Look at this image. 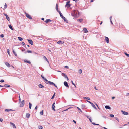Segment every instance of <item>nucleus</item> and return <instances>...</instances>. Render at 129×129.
Segmentation results:
<instances>
[{
	"instance_id": "obj_51",
	"label": "nucleus",
	"mask_w": 129,
	"mask_h": 129,
	"mask_svg": "<svg viewBox=\"0 0 129 129\" xmlns=\"http://www.w3.org/2000/svg\"><path fill=\"white\" fill-rule=\"evenodd\" d=\"M44 80L45 81V82L47 81L48 80H47L46 78H45L44 79Z\"/></svg>"
},
{
	"instance_id": "obj_47",
	"label": "nucleus",
	"mask_w": 129,
	"mask_h": 129,
	"mask_svg": "<svg viewBox=\"0 0 129 129\" xmlns=\"http://www.w3.org/2000/svg\"><path fill=\"white\" fill-rule=\"evenodd\" d=\"M94 103H95V105H96V106H97V107H98V108L99 109H100L99 108V107L98 106V105L97 104L95 103V102H94Z\"/></svg>"
},
{
	"instance_id": "obj_25",
	"label": "nucleus",
	"mask_w": 129,
	"mask_h": 129,
	"mask_svg": "<svg viewBox=\"0 0 129 129\" xmlns=\"http://www.w3.org/2000/svg\"><path fill=\"white\" fill-rule=\"evenodd\" d=\"M50 85H52L54 86L56 88H57V86L56 85L55 83L53 82H51Z\"/></svg>"
},
{
	"instance_id": "obj_60",
	"label": "nucleus",
	"mask_w": 129,
	"mask_h": 129,
	"mask_svg": "<svg viewBox=\"0 0 129 129\" xmlns=\"http://www.w3.org/2000/svg\"><path fill=\"white\" fill-rule=\"evenodd\" d=\"M129 95V93H127L126 94V96H128Z\"/></svg>"
},
{
	"instance_id": "obj_41",
	"label": "nucleus",
	"mask_w": 129,
	"mask_h": 129,
	"mask_svg": "<svg viewBox=\"0 0 129 129\" xmlns=\"http://www.w3.org/2000/svg\"><path fill=\"white\" fill-rule=\"evenodd\" d=\"M124 53L127 57H129V54H127L126 52H125Z\"/></svg>"
},
{
	"instance_id": "obj_33",
	"label": "nucleus",
	"mask_w": 129,
	"mask_h": 129,
	"mask_svg": "<svg viewBox=\"0 0 129 129\" xmlns=\"http://www.w3.org/2000/svg\"><path fill=\"white\" fill-rule=\"evenodd\" d=\"M4 87H10V86L8 84H5L3 86Z\"/></svg>"
},
{
	"instance_id": "obj_30",
	"label": "nucleus",
	"mask_w": 129,
	"mask_h": 129,
	"mask_svg": "<svg viewBox=\"0 0 129 129\" xmlns=\"http://www.w3.org/2000/svg\"><path fill=\"white\" fill-rule=\"evenodd\" d=\"M12 51L14 53V54L15 56H17V54L16 53L15 51H14V50H13V49L12 50Z\"/></svg>"
},
{
	"instance_id": "obj_35",
	"label": "nucleus",
	"mask_w": 129,
	"mask_h": 129,
	"mask_svg": "<svg viewBox=\"0 0 129 129\" xmlns=\"http://www.w3.org/2000/svg\"><path fill=\"white\" fill-rule=\"evenodd\" d=\"M55 96V93H54L53 96L51 98V99H53L54 98V97Z\"/></svg>"
},
{
	"instance_id": "obj_28",
	"label": "nucleus",
	"mask_w": 129,
	"mask_h": 129,
	"mask_svg": "<svg viewBox=\"0 0 129 129\" xmlns=\"http://www.w3.org/2000/svg\"><path fill=\"white\" fill-rule=\"evenodd\" d=\"M87 118H88L89 119V121H90V122L91 123H92V120H91V118H90L89 117V116H87Z\"/></svg>"
},
{
	"instance_id": "obj_31",
	"label": "nucleus",
	"mask_w": 129,
	"mask_h": 129,
	"mask_svg": "<svg viewBox=\"0 0 129 129\" xmlns=\"http://www.w3.org/2000/svg\"><path fill=\"white\" fill-rule=\"evenodd\" d=\"M55 105H52V109L54 111H55Z\"/></svg>"
},
{
	"instance_id": "obj_16",
	"label": "nucleus",
	"mask_w": 129,
	"mask_h": 129,
	"mask_svg": "<svg viewBox=\"0 0 129 129\" xmlns=\"http://www.w3.org/2000/svg\"><path fill=\"white\" fill-rule=\"evenodd\" d=\"M10 124L11 125H12L13 126V128H16V126L13 123H12V122H10Z\"/></svg>"
},
{
	"instance_id": "obj_14",
	"label": "nucleus",
	"mask_w": 129,
	"mask_h": 129,
	"mask_svg": "<svg viewBox=\"0 0 129 129\" xmlns=\"http://www.w3.org/2000/svg\"><path fill=\"white\" fill-rule=\"evenodd\" d=\"M105 108L106 109H110L111 108L108 105H106L105 106Z\"/></svg>"
},
{
	"instance_id": "obj_32",
	"label": "nucleus",
	"mask_w": 129,
	"mask_h": 129,
	"mask_svg": "<svg viewBox=\"0 0 129 129\" xmlns=\"http://www.w3.org/2000/svg\"><path fill=\"white\" fill-rule=\"evenodd\" d=\"M56 10L57 11H58L59 10H58V5L57 3L56 4Z\"/></svg>"
},
{
	"instance_id": "obj_4",
	"label": "nucleus",
	"mask_w": 129,
	"mask_h": 129,
	"mask_svg": "<svg viewBox=\"0 0 129 129\" xmlns=\"http://www.w3.org/2000/svg\"><path fill=\"white\" fill-rule=\"evenodd\" d=\"M64 84L65 86L68 88H69V86L68 85L67 82L66 81H65L64 82Z\"/></svg>"
},
{
	"instance_id": "obj_46",
	"label": "nucleus",
	"mask_w": 129,
	"mask_h": 129,
	"mask_svg": "<svg viewBox=\"0 0 129 129\" xmlns=\"http://www.w3.org/2000/svg\"><path fill=\"white\" fill-rule=\"evenodd\" d=\"M7 6L6 3L5 4V5H4V8L5 9L7 7Z\"/></svg>"
},
{
	"instance_id": "obj_29",
	"label": "nucleus",
	"mask_w": 129,
	"mask_h": 129,
	"mask_svg": "<svg viewBox=\"0 0 129 129\" xmlns=\"http://www.w3.org/2000/svg\"><path fill=\"white\" fill-rule=\"evenodd\" d=\"M18 38L19 40L20 41H21L23 40V38L20 37H18Z\"/></svg>"
},
{
	"instance_id": "obj_19",
	"label": "nucleus",
	"mask_w": 129,
	"mask_h": 129,
	"mask_svg": "<svg viewBox=\"0 0 129 129\" xmlns=\"http://www.w3.org/2000/svg\"><path fill=\"white\" fill-rule=\"evenodd\" d=\"M32 53V51H31V50H27V51H25L24 52V53H25V54H26V53Z\"/></svg>"
},
{
	"instance_id": "obj_15",
	"label": "nucleus",
	"mask_w": 129,
	"mask_h": 129,
	"mask_svg": "<svg viewBox=\"0 0 129 129\" xmlns=\"http://www.w3.org/2000/svg\"><path fill=\"white\" fill-rule=\"evenodd\" d=\"M62 76L64 77V78H66L67 77V75L64 73H62Z\"/></svg>"
},
{
	"instance_id": "obj_49",
	"label": "nucleus",
	"mask_w": 129,
	"mask_h": 129,
	"mask_svg": "<svg viewBox=\"0 0 129 129\" xmlns=\"http://www.w3.org/2000/svg\"><path fill=\"white\" fill-rule=\"evenodd\" d=\"M49 82V81L47 80V81L46 82H45L46 84H48V82Z\"/></svg>"
},
{
	"instance_id": "obj_52",
	"label": "nucleus",
	"mask_w": 129,
	"mask_h": 129,
	"mask_svg": "<svg viewBox=\"0 0 129 129\" xmlns=\"http://www.w3.org/2000/svg\"><path fill=\"white\" fill-rule=\"evenodd\" d=\"M22 44L23 45H25V43L24 42H22Z\"/></svg>"
},
{
	"instance_id": "obj_34",
	"label": "nucleus",
	"mask_w": 129,
	"mask_h": 129,
	"mask_svg": "<svg viewBox=\"0 0 129 129\" xmlns=\"http://www.w3.org/2000/svg\"><path fill=\"white\" fill-rule=\"evenodd\" d=\"M29 108L30 109H31V106H32V104L30 102L29 103Z\"/></svg>"
},
{
	"instance_id": "obj_22",
	"label": "nucleus",
	"mask_w": 129,
	"mask_h": 129,
	"mask_svg": "<svg viewBox=\"0 0 129 129\" xmlns=\"http://www.w3.org/2000/svg\"><path fill=\"white\" fill-rule=\"evenodd\" d=\"M26 117L27 118H29L30 116V114L29 113H27L26 114Z\"/></svg>"
},
{
	"instance_id": "obj_2",
	"label": "nucleus",
	"mask_w": 129,
	"mask_h": 129,
	"mask_svg": "<svg viewBox=\"0 0 129 129\" xmlns=\"http://www.w3.org/2000/svg\"><path fill=\"white\" fill-rule=\"evenodd\" d=\"M26 16L28 18L30 19H32V18L30 15L27 13H25Z\"/></svg>"
},
{
	"instance_id": "obj_1",
	"label": "nucleus",
	"mask_w": 129,
	"mask_h": 129,
	"mask_svg": "<svg viewBox=\"0 0 129 129\" xmlns=\"http://www.w3.org/2000/svg\"><path fill=\"white\" fill-rule=\"evenodd\" d=\"M24 100H22L21 101V102L20 104V107H23L24 105Z\"/></svg>"
},
{
	"instance_id": "obj_40",
	"label": "nucleus",
	"mask_w": 129,
	"mask_h": 129,
	"mask_svg": "<svg viewBox=\"0 0 129 129\" xmlns=\"http://www.w3.org/2000/svg\"><path fill=\"white\" fill-rule=\"evenodd\" d=\"M77 108L78 110H79V111H80V112H81V113L82 112V111L80 109V108H79V107H77Z\"/></svg>"
},
{
	"instance_id": "obj_6",
	"label": "nucleus",
	"mask_w": 129,
	"mask_h": 129,
	"mask_svg": "<svg viewBox=\"0 0 129 129\" xmlns=\"http://www.w3.org/2000/svg\"><path fill=\"white\" fill-rule=\"evenodd\" d=\"M64 43L63 41L59 40L58 41L57 43L59 44H62Z\"/></svg>"
},
{
	"instance_id": "obj_43",
	"label": "nucleus",
	"mask_w": 129,
	"mask_h": 129,
	"mask_svg": "<svg viewBox=\"0 0 129 129\" xmlns=\"http://www.w3.org/2000/svg\"><path fill=\"white\" fill-rule=\"evenodd\" d=\"M39 129H42L43 128L42 126H39Z\"/></svg>"
},
{
	"instance_id": "obj_17",
	"label": "nucleus",
	"mask_w": 129,
	"mask_h": 129,
	"mask_svg": "<svg viewBox=\"0 0 129 129\" xmlns=\"http://www.w3.org/2000/svg\"><path fill=\"white\" fill-rule=\"evenodd\" d=\"M43 58L44 60L46 61L48 63L49 62L48 60L47 59V58L45 56H44L43 57Z\"/></svg>"
},
{
	"instance_id": "obj_62",
	"label": "nucleus",
	"mask_w": 129,
	"mask_h": 129,
	"mask_svg": "<svg viewBox=\"0 0 129 129\" xmlns=\"http://www.w3.org/2000/svg\"><path fill=\"white\" fill-rule=\"evenodd\" d=\"M112 18V16H111L110 17V21L111 20V18Z\"/></svg>"
},
{
	"instance_id": "obj_24",
	"label": "nucleus",
	"mask_w": 129,
	"mask_h": 129,
	"mask_svg": "<svg viewBox=\"0 0 129 129\" xmlns=\"http://www.w3.org/2000/svg\"><path fill=\"white\" fill-rule=\"evenodd\" d=\"M83 21V19H78L77 20V21H79L81 23Z\"/></svg>"
},
{
	"instance_id": "obj_58",
	"label": "nucleus",
	"mask_w": 129,
	"mask_h": 129,
	"mask_svg": "<svg viewBox=\"0 0 129 129\" xmlns=\"http://www.w3.org/2000/svg\"><path fill=\"white\" fill-rule=\"evenodd\" d=\"M59 14H61V12L60 11H57Z\"/></svg>"
},
{
	"instance_id": "obj_18",
	"label": "nucleus",
	"mask_w": 129,
	"mask_h": 129,
	"mask_svg": "<svg viewBox=\"0 0 129 129\" xmlns=\"http://www.w3.org/2000/svg\"><path fill=\"white\" fill-rule=\"evenodd\" d=\"M24 61L25 62H26V63H28L29 64L31 63V62L30 61H28V60H26V59H25L24 60Z\"/></svg>"
},
{
	"instance_id": "obj_57",
	"label": "nucleus",
	"mask_w": 129,
	"mask_h": 129,
	"mask_svg": "<svg viewBox=\"0 0 129 129\" xmlns=\"http://www.w3.org/2000/svg\"><path fill=\"white\" fill-rule=\"evenodd\" d=\"M3 121V119L2 118H0V122H2Z\"/></svg>"
},
{
	"instance_id": "obj_50",
	"label": "nucleus",
	"mask_w": 129,
	"mask_h": 129,
	"mask_svg": "<svg viewBox=\"0 0 129 129\" xmlns=\"http://www.w3.org/2000/svg\"><path fill=\"white\" fill-rule=\"evenodd\" d=\"M19 102H21V99H20V96L19 95Z\"/></svg>"
},
{
	"instance_id": "obj_61",
	"label": "nucleus",
	"mask_w": 129,
	"mask_h": 129,
	"mask_svg": "<svg viewBox=\"0 0 129 129\" xmlns=\"http://www.w3.org/2000/svg\"><path fill=\"white\" fill-rule=\"evenodd\" d=\"M73 1H75L76 2H78L79 0H73Z\"/></svg>"
},
{
	"instance_id": "obj_20",
	"label": "nucleus",
	"mask_w": 129,
	"mask_h": 129,
	"mask_svg": "<svg viewBox=\"0 0 129 129\" xmlns=\"http://www.w3.org/2000/svg\"><path fill=\"white\" fill-rule=\"evenodd\" d=\"M38 86L39 88H43L44 87V86L41 84H40L38 85Z\"/></svg>"
},
{
	"instance_id": "obj_26",
	"label": "nucleus",
	"mask_w": 129,
	"mask_h": 129,
	"mask_svg": "<svg viewBox=\"0 0 129 129\" xmlns=\"http://www.w3.org/2000/svg\"><path fill=\"white\" fill-rule=\"evenodd\" d=\"M96 110L97 109V108H96V107L93 104V103L91 105Z\"/></svg>"
},
{
	"instance_id": "obj_59",
	"label": "nucleus",
	"mask_w": 129,
	"mask_h": 129,
	"mask_svg": "<svg viewBox=\"0 0 129 129\" xmlns=\"http://www.w3.org/2000/svg\"><path fill=\"white\" fill-rule=\"evenodd\" d=\"M51 82L50 81H49V82H48V84L50 85L51 84Z\"/></svg>"
},
{
	"instance_id": "obj_55",
	"label": "nucleus",
	"mask_w": 129,
	"mask_h": 129,
	"mask_svg": "<svg viewBox=\"0 0 129 129\" xmlns=\"http://www.w3.org/2000/svg\"><path fill=\"white\" fill-rule=\"evenodd\" d=\"M91 123H92V124H93V125H96V124L95 123H94V122H92Z\"/></svg>"
},
{
	"instance_id": "obj_9",
	"label": "nucleus",
	"mask_w": 129,
	"mask_h": 129,
	"mask_svg": "<svg viewBox=\"0 0 129 129\" xmlns=\"http://www.w3.org/2000/svg\"><path fill=\"white\" fill-rule=\"evenodd\" d=\"M121 112L124 115H128V113L127 112H125V111H124L123 110H122Z\"/></svg>"
},
{
	"instance_id": "obj_23",
	"label": "nucleus",
	"mask_w": 129,
	"mask_h": 129,
	"mask_svg": "<svg viewBox=\"0 0 129 129\" xmlns=\"http://www.w3.org/2000/svg\"><path fill=\"white\" fill-rule=\"evenodd\" d=\"M8 26L9 28L11 29V30H13V29L12 28V26H11L10 25H8Z\"/></svg>"
},
{
	"instance_id": "obj_27",
	"label": "nucleus",
	"mask_w": 129,
	"mask_h": 129,
	"mask_svg": "<svg viewBox=\"0 0 129 129\" xmlns=\"http://www.w3.org/2000/svg\"><path fill=\"white\" fill-rule=\"evenodd\" d=\"M82 72V70L81 69H80L79 70L78 73L80 74H81Z\"/></svg>"
},
{
	"instance_id": "obj_13",
	"label": "nucleus",
	"mask_w": 129,
	"mask_h": 129,
	"mask_svg": "<svg viewBox=\"0 0 129 129\" xmlns=\"http://www.w3.org/2000/svg\"><path fill=\"white\" fill-rule=\"evenodd\" d=\"M51 21V20L50 19H47L45 21V22L47 23Z\"/></svg>"
},
{
	"instance_id": "obj_63",
	"label": "nucleus",
	"mask_w": 129,
	"mask_h": 129,
	"mask_svg": "<svg viewBox=\"0 0 129 129\" xmlns=\"http://www.w3.org/2000/svg\"><path fill=\"white\" fill-rule=\"evenodd\" d=\"M37 106H36V107H35V109L36 110H37Z\"/></svg>"
},
{
	"instance_id": "obj_53",
	"label": "nucleus",
	"mask_w": 129,
	"mask_h": 129,
	"mask_svg": "<svg viewBox=\"0 0 129 129\" xmlns=\"http://www.w3.org/2000/svg\"><path fill=\"white\" fill-rule=\"evenodd\" d=\"M41 77L43 79H44L45 78L42 76V75H41Z\"/></svg>"
},
{
	"instance_id": "obj_38",
	"label": "nucleus",
	"mask_w": 129,
	"mask_h": 129,
	"mask_svg": "<svg viewBox=\"0 0 129 129\" xmlns=\"http://www.w3.org/2000/svg\"><path fill=\"white\" fill-rule=\"evenodd\" d=\"M43 110H42L41 112H40V114L41 115H42L43 114Z\"/></svg>"
},
{
	"instance_id": "obj_11",
	"label": "nucleus",
	"mask_w": 129,
	"mask_h": 129,
	"mask_svg": "<svg viewBox=\"0 0 129 129\" xmlns=\"http://www.w3.org/2000/svg\"><path fill=\"white\" fill-rule=\"evenodd\" d=\"M5 65L8 67H10V64L7 62H5Z\"/></svg>"
},
{
	"instance_id": "obj_21",
	"label": "nucleus",
	"mask_w": 129,
	"mask_h": 129,
	"mask_svg": "<svg viewBox=\"0 0 129 129\" xmlns=\"http://www.w3.org/2000/svg\"><path fill=\"white\" fill-rule=\"evenodd\" d=\"M83 30L84 33H86L88 32V31L87 29L86 28H84L83 29Z\"/></svg>"
},
{
	"instance_id": "obj_10",
	"label": "nucleus",
	"mask_w": 129,
	"mask_h": 129,
	"mask_svg": "<svg viewBox=\"0 0 129 129\" xmlns=\"http://www.w3.org/2000/svg\"><path fill=\"white\" fill-rule=\"evenodd\" d=\"M71 15L72 16L74 17L75 18H77V14H75V13H74V14H73V13H71Z\"/></svg>"
},
{
	"instance_id": "obj_5",
	"label": "nucleus",
	"mask_w": 129,
	"mask_h": 129,
	"mask_svg": "<svg viewBox=\"0 0 129 129\" xmlns=\"http://www.w3.org/2000/svg\"><path fill=\"white\" fill-rule=\"evenodd\" d=\"M71 5L70 4V3H66V4L65 6V7H67L68 8Z\"/></svg>"
},
{
	"instance_id": "obj_39",
	"label": "nucleus",
	"mask_w": 129,
	"mask_h": 129,
	"mask_svg": "<svg viewBox=\"0 0 129 129\" xmlns=\"http://www.w3.org/2000/svg\"><path fill=\"white\" fill-rule=\"evenodd\" d=\"M110 117H114V115L112 114H110Z\"/></svg>"
},
{
	"instance_id": "obj_45",
	"label": "nucleus",
	"mask_w": 129,
	"mask_h": 129,
	"mask_svg": "<svg viewBox=\"0 0 129 129\" xmlns=\"http://www.w3.org/2000/svg\"><path fill=\"white\" fill-rule=\"evenodd\" d=\"M4 81V80L3 79L1 80L0 81V82L1 83L3 82Z\"/></svg>"
},
{
	"instance_id": "obj_7",
	"label": "nucleus",
	"mask_w": 129,
	"mask_h": 129,
	"mask_svg": "<svg viewBox=\"0 0 129 129\" xmlns=\"http://www.w3.org/2000/svg\"><path fill=\"white\" fill-rule=\"evenodd\" d=\"M105 40L106 41V42L107 43H108L109 41V38L107 37H105Z\"/></svg>"
},
{
	"instance_id": "obj_54",
	"label": "nucleus",
	"mask_w": 129,
	"mask_h": 129,
	"mask_svg": "<svg viewBox=\"0 0 129 129\" xmlns=\"http://www.w3.org/2000/svg\"><path fill=\"white\" fill-rule=\"evenodd\" d=\"M25 49L24 48H23V49L21 50V51H22L23 52L25 51Z\"/></svg>"
},
{
	"instance_id": "obj_44",
	"label": "nucleus",
	"mask_w": 129,
	"mask_h": 129,
	"mask_svg": "<svg viewBox=\"0 0 129 129\" xmlns=\"http://www.w3.org/2000/svg\"><path fill=\"white\" fill-rule=\"evenodd\" d=\"M0 36L1 38H3L4 37V35L3 34H1Z\"/></svg>"
},
{
	"instance_id": "obj_3",
	"label": "nucleus",
	"mask_w": 129,
	"mask_h": 129,
	"mask_svg": "<svg viewBox=\"0 0 129 129\" xmlns=\"http://www.w3.org/2000/svg\"><path fill=\"white\" fill-rule=\"evenodd\" d=\"M3 14L6 16V18L7 19V20L8 21H9L10 20V18L9 17L8 15H7L6 14L4 13Z\"/></svg>"
},
{
	"instance_id": "obj_37",
	"label": "nucleus",
	"mask_w": 129,
	"mask_h": 129,
	"mask_svg": "<svg viewBox=\"0 0 129 129\" xmlns=\"http://www.w3.org/2000/svg\"><path fill=\"white\" fill-rule=\"evenodd\" d=\"M7 52L8 54L9 55H10V53L9 52V49H7Z\"/></svg>"
},
{
	"instance_id": "obj_12",
	"label": "nucleus",
	"mask_w": 129,
	"mask_h": 129,
	"mask_svg": "<svg viewBox=\"0 0 129 129\" xmlns=\"http://www.w3.org/2000/svg\"><path fill=\"white\" fill-rule=\"evenodd\" d=\"M5 111H7V112H9L10 111H13V110L11 109H6L5 110Z\"/></svg>"
},
{
	"instance_id": "obj_42",
	"label": "nucleus",
	"mask_w": 129,
	"mask_h": 129,
	"mask_svg": "<svg viewBox=\"0 0 129 129\" xmlns=\"http://www.w3.org/2000/svg\"><path fill=\"white\" fill-rule=\"evenodd\" d=\"M60 16H61V17L62 18H63V17H64L63 15L61 13V14H60Z\"/></svg>"
},
{
	"instance_id": "obj_64",
	"label": "nucleus",
	"mask_w": 129,
	"mask_h": 129,
	"mask_svg": "<svg viewBox=\"0 0 129 129\" xmlns=\"http://www.w3.org/2000/svg\"><path fill=\"white\" fill-rule=\"evenodd\" d=\"M70 2V1H68L67 2V3H69Z\"/></svg>"
},
{
	"instance_id": "obj_56",
	"label": "nucleus",
	"mask_w": 129,
	"mask_h": 129,
	"mask_svg": "<svg viewBox=\"0 0 129 129\" xmlns=\"http://www.w3.org/2000/svg\"><path fill=\"white\" fill-rule=\"evenodd\" d=\"M82 106L84 108H85V105L82 104Z\"/></svg>"
},
{
	"instance_id": "obj_36",
	"label": "nucleus",
	"mask_w": 129,
	"mask_h": 129,
	"mask_svg": "<svg viewBox=\"0 0 129 129\" xmlns=\"http://www.w3.org/2000/svg\"><path fill=\"white\" fill-rule=\"evenodd\" d=\"M62 18L63 19H64V20L65 21L67 22L68 20L64 17H63V18Z\"/></svg>"
},
{
	"instance_id": "obj_8",
	"label": "nucleus",
	"mask_w": 129,
	"mask_h": 129,
	"mask_svg": "<svg viewBox=\"0 0 129 129\" xmlns=\"http://www.w3.org/2000/svg\"><path fill=\"white\" fill-rule=\"evenodd\" d=\"M27 40L28 41V42L29 43H30L31 45H33V42L31 40H29V39H28Z\"/></svg>"
},
{
	"instance_id": "obj_48",
	"label": "nucleus",
	"mask_w": 129,
	"mask_h": 129,
	"mask_svg": "<svg viewBox=\"0 0 129 129\" xmlns=\"http://www.w3.org/2000/svg\"><path fill=\"white\" fill-rule=\"evenodd\" d=\"M64 67L66 69H68L69 68L67 66H66Z\"/></svg>"
}]
</instances>
